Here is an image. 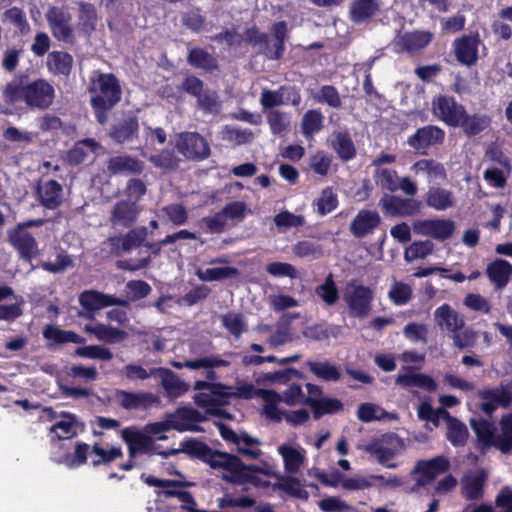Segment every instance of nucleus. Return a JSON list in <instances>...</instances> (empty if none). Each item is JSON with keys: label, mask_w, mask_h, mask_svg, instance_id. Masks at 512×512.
I'll return each mask as SVG.
<instances>
[{"label": "nucleus", "mask_w": 512, "mask_h": 512, "mask_svg": "<svg viewBox=\"0 0 512 512\" xmlns=\"http://www.w3.org/2000/svg\"><path fill=\"white\" fill-rule=\"evenodd\" d=\"M80 305L89 312L100 310L112 305H124V301L117 300L113 296L105 295L93 290L84 291L79 296Z\"/></svg>", "instance_id": "obj_30"}, {"label": "nucleus", "mask_w": 512, "mask_h": 512, "mask_svg": "<svg viewBox=\"0 0 512 512\" xmlns=\"http://www.w3.org/2000/svg\"><path fill=\"white\" fill-rule=\"evenodd\" d=\"M443 138L444 132L442 129L429 125L418 129L415 134L409 138L408 144L415 149H420L440 143Z\"/></svg>", "instance_id": "obj_34"}, {"label": "nucleus", "mask_w": 512, "mask_h": 512, "mask_svg": "<svg viewBox=\"0 0 512 512\" xmlns=\"http://www.w3.org/2000/svg\"><path fill=\"white\" fill-rule=\"evenodd\" d=\"M169 426L177 431H197V424L205 419V417L193 408H180L175 413L167 417Z\"/></svg>", "instance_id": "obj_24"}, {"label": "nucleus", "mask_w": 512, "mask_h": 512, "mask_svg": "<svg viewBox=\"0 0 512 512\" xmlns=\"http://www.w3.org/2000/svg\"><path fill=\"white\" fill-rule=\"evenodd\" d=\"M38 195L46 208L54 209L62 203L63 189L55 180H49L39 185Z\"/></svg>", "instance_id": "obj_40"}, {"label": "nucleus", "mask_w": 512, "mask_h": 512, "mask_svg": "<svg viewBox=\"0 0 512 512\" xmlns=\"http://www.w3.org/2000/svg\"><path fill=\"white\" fill-rule=\"evenodd\" d=\"M433 247V243L429 240L415 241L405 249L404 259L407 262L424 259L432 253Z\"/></svg>", "instance_id": "obj_58"}, {"label": "nucleus", "mask_w": 512, "mask_h": 512, "mask_svg": "<svg viewBox=\"0 0 512 512\" xmlns=\"http://www.w3.org/2000/svg\"><path fill=\"white\" fill-rule=\"evenodd\" d=\"M381 218L377 211L360 210L351 221L349 229L355 237H364L372 233L380 224Z\"/></svg>", "instance_id": "obj_26"}, {"label": "nucleus", "mask_w": 512, "mask_h": 512, "mask_svg": "<svg viewBox=\"0 0 512 512\" xmlns=\"http://www.w3.org/2000/svg\"><path fill=\"white\" fill-rule=\"evenodd\" d=\"M324 116L316 109L308 110L301 121V132L307 139L312 138L323 128Z\"/></svg>", "instance_id": "obj_51"}, {"label": "nucleus", "mask_w": 512, "mask_h": 512, "mask_svg": "<svg viewBox=\"0 0 512 512\" xmlns=\"http://www.w3.org/2000/svg\"><path fill=\"white\" fill-rule=\"evenodd\" d=\"M209 450L210 449L202 442L195 441V440H188V441H183L181 443V447L179 449H170V450H167L164 452H159L158 454H160L164 457H168L170 455H175L179 452H185L187 454L199 457L204 461L206 458V453H208Z\"/></svg>", "instance_id": "obj_54"}, {"label": "nucleus", "mask_w": 512, "mask_h": 512, "mask_svg": "<svg viewBox=\"0 0 512 512\" xmlns=\"http://www.w3.org/2000/svg\"><path fill=\"white\" fill-rule=\"evenodd\" d=\"M414 295L413 286L404 281L393 279L390 283L387 297L396 306L408 304Z\"/></svg>", "instance_id": "obj_42"}, {"label": "nucleus", "mask_w": 512, "mask_h": 512, "mask_svg": "<svg viewBox=\"0 0 512 512\" xmlns=\"http://www.w3.org/2000/svg\"><path fill=\"white\" fill-rule=\"evenodd\" d=\"M487 275L496 289H503L512 275V265L503 259H496L487 266Z\"/></svg>", "instance_id": "obj_39"}, {"label": "nucleus", "mask_w": 512, "mask_h": 512, "mask_svg": "<svg viewBox=\"0 0 512 512\" xmlns=\"http://www.w3.org/2000/svg\"><path fill=\"white\" fill-rule=\"evenodd\" d=\"M122 438L127 443L129 454L134 457L138 453H155L156 447L153 444V437L147 434L145 430L140 431L135 428H125L122 430Z\"/></svg>", "instance_id": "obj_21"}, {"label": "nucleus", "mask_w": 512, "mask_h": 512, "mask_svg": "<svg viewBox=\"0 0 512 512\" xmlns=\"http://www.w3.org/2000/svg\"><path fill=\"white\" fill-rule=\"evenodd\" d=\"M46 64L53 74L68 75L72 69L73 57L64 51H52L47 56Z\"/></svg>", "instance_id": "obj_46"}, {"label": "nucleus", "mask_w": 512, "mask_h": 512, "mask_svg": "<svg viewBox=\"0 0 512 512\" xmlns=\"http://www.w3.org/2000/svg\"><path fill=\"white\" fill-rule=\"evenodd\" d=\"M449 468V461L444 457H436L428 461H419L412 470L413 480L417 488L428 485Z\"/></svg>", "instance_id": "obj_15"}, {"label": "nucleus", "mask_w": 512, "mask_h": 512, "mask_svg": "<svg viewBox=\"0 0 512 512\" xmlns=\"http://www.w3.org/2000/svg\"><path fill=\"white\" fill-rule=\"evenodd\" d=\"M381 7V0H354L349 8V17L356 24L372 19Z\"/></svg>", "instance_id": "obj_29"}, {"label": "nucleus", "mask_w": 512, "mask_h": 512, "mask_svg": "<svg viewBox=\"0 0 512 512\" xmlns=\"http://www.w3.org/2000/svg\"><path fill=\"white\" fill-rule=\"evenodd\" d=\"M194 273L198 279L203 282L221 281L239 275L238 269L232 266H217L211 268L195 266Z\"/></svg>", "instance_id": "obj_41"}, {"label": "nucleus", "mask_w": 512, "mask_h": 512, "mask_svg": "<svg viewBox=\"0 0 512 512\" xmlns=\"http://www.w3.org/2000/svg\"><path fill=\"white\" fill-rule=\"evenodd\" d=\"M379 205L383 212L389 216H412L422 209V203L413 198H401L384 194Z\"/></svg>", "instance_id": "obj_17"}, {"label": "nucleus", "mask_w": 512, "mask_h": 512, "mask_svg": "<svg viewBox=\"0 0 512 512\" xmlns=\"http://www.w3.org/2000/svg\"><path fill=\"white\" fill-rule=\"evenodd\" d=\"M88 456L92 459L94 466L100 464H106L114 459L121 456V450L119 447H111L110 449H104L99 445H94L90 448L89 445L83 443L78 444L75 449L74 459L71 465H81L87 461Z\"/></svg>", "instance_id": "obj_14"}, {"label": "nucleus", "mask_w": 512, "mask_h": 512, "mask_svg": "<svg viewBox=\"0 0 512 512\" xmlns=\"http://www.w3.org/2000/svg\"><path fill=\"white\" fill-rule=\"evenodd\" d=\"M412 228L416 234L443 241L453 235L455 223L449 219H419L412 223Z\"/></svg>", "instance_id": "obj_16"}, {"label": "nucleus", "mask_w": 512, "mask_h": 512, "mask_svg": "<svg viewBox=\"0 0 512 512\" xmlns=\"http://www.w3.org/2000/svg\"><path fill=\"white\" fill-rule=\"evenodd\" d=\"M116 401L125 409H137L144 407L155 401V397L151 393H130L126 391H118L116 393Z\"/></svg>", "instance_id": "obj_44"}, {"label": "nucleus", "mask_w": 512, "mask_h": 512, "mask_svg": "<svg viewBox=\"0 0 512 512\" xmlns=\"http://www.w3.org/2000/svg\"><path fill=\"white\" fill-rule=\"evenodd\" d=\"M411 170L416 175L426 177L429 182L444 181L447 176L444 166L433 159H421L412 165Z\"/></svg>", "instance_id": "obj_36"}, {"label": "nucleus", "mask_w": 512, "mask_h": 512, "mask_svg": "<svg viewBox=\"0 0 512 512\" xmlns=\"http://www.w3.org/2000/svg\"><path fill=\"white\" fill-rule=\"evenodd\" d=\"M403 443L401 439L395 435H389L382 440L374 441L367 445L358 446L359 449L373 455L377 461L388 468H395V463L389 461L396 455L402 448Z\"/></svg>", "instance_id": "obj_13"}, {"label": "nucleus", "mask_w": 512, "mask_h": 512, "mask_svg": "<svg viewBox=\"0 0 512 512\" xmlns=\"http://www.w3.org/2000/svg\"><path fill=\"white\" fill-rule=\"evenodd\" d=\"M357 417L363 422L396 420L397 414L385 411L382 407L372 403L361 404L357 410Z\"/></svg>", "instance_id": "obj_47"}, {"label": "nucleus", "mask_w": 512, "mask_h": 512, "mask_svg": "<svg viewBox=\"0 0 512 512\" xmlns=\"http://www.w3.org/2000/svg\"><path fill=\"white\" fill-rule=\"evenodd\" d=\"M315 294L327 306H333L338 301L339 291L336 287L332 275H329L323 284L316 287Z\"/></svg>", "instance_id": "obj_57"}, {"label": "nucleus", "mask_w": 512, "mask_h": 512, "mask_svg": "<svg viewBox=\"0 0 512 512\" xmlns=\"http://www.w3.org/2000/svg\"><path fill=\"white\" fill-rule=\"evenodd\" d=\"M185 368L191 370L205 369L206 377L210 380L216 379V373L212 370L218 367H227L230 362L224 359L221 355L212 354L204 357H200L194 360H187L184 362Z\"/></svg>", "instance_id": "obj_35"}, {"label": "nucleus", "mask_w": 512, "mask_h": 512, "mask_svg": "<svg viewBox=\"0 0 512 512\" xmlns=\"http://www.w3.org/2000/svg\"><path fill=\"white\" fill-rule=\"evenodd\" d=\"M212 469L222 471V479L239 484L241 482L242 461L231 454L209 450L204 460Z\"/></svg>", "instance_id": "obj_7"}, {"label": "nucleus", "mask_w": 512, "mask_h": 512, "mask_svg": "<svg viewBox=\"0 0 512 512\" xmlns=\"http://www.w3.org/2000/svg\"><path fill=\"white\" fill-rule=\"evenodd\" d=\"M433 319L437 327L451 334L465 327L464 316L446 303L435 309Z\"/></svg>", "instance_id": "obj_22"}, {"label": "nucleus", "mask_w": 512, "mask_h": 512, "mask_svg": "<svg viewBox=\"0 0 512 512\" xmlns=\"http://www.w3.org/2000/svg\"><path fill=\"white\" fill-rule=\"evenodd\" d=\"M471 426L476 433L479 442L484 447H495L497 448V443L499 442V435L495 434L496 428L494 424L486 421H472Z\"/></svg>", "instance_id": "obj_48"}, {"label": "nucleus", "mask_w": 512, "mask_h": 512, "mask_svg": "<svg viewBox=\"0 0 512 512\" xmlns=\"http://www.w3.org/2000/svg\"><path fill=\"white\" fill-rule=\"evenodd\" d=\"M331 145L339 157L344 160L352 159L355 156V146L347 132L333 133L331 136Z\"/></svg>", "instance_id": "obj_49"}, {"label": "nucleus", "mask_w": 512, "mask_h": 512, "mask_svg": "<svg viewBox=\"0 0 512 512\" xmlns=\"http://www.w3.org/2000/svg\"><path fill=\"white\" fill-rule=\"evenodd\" d=\"M261 441L258 438L251 437L246 433H241L237 440V451L248 459H258L263 455L260 449Z\"/></svg>", "instance_id": "obj_52"}, {"label": "nucleus", "mask_w": 512, "mask_h": 512, "mask_svg": "<svg viewBox=\"0 0 512 512\" xmlns=\"http://www.w3.org/2000/svg\"><path fill=\"white\" fill-rule=\"evenodd\" d=\"M41 224V220L29 221L19 224L8 231L9 243L19 252L20 256L26 260H31L39 255L38 244L35 237L28 231V226Z\"/></svg>", "instance_id": "obj_9"}, {"label": "nucleus", "mask_w": 512, "mask_h": 512, "mask_svg": "<svg viewBox=\"0 0 512 512\" xmlns=\"http://www.w3.org/2000/svg\"><path fill=\"white\" fill-rule=\"evenodd\" d=\"M90 91L94 109H111L121 96L119 83L113 74L95 73L91 78Z\"/></svg>", "instance_id": "obj_3"}, {"label": "nucleus", "mask_w": 512, "mask_h": 512, "mask_svg": "<svg viewBox=\"0 0 512 512\" xmlns=\"http://www.w3.org/2000/svg\"><path fill=\"white\" fill-rule=\"evenodd\" d=\"M43 336L56 343L84 344L85 339L73 331L59 329L54 325H48L43 330Z\"/></svg>", "instance_id": "obj_53"}, {"label": "nucleus", "mask_w": 512, "mask_h": 512, "mask_svg": "<svg viewBox=\"0 0 512 512\" xmlns=\"http://www.w3.org/2000/svg\"><path fill=\"white\" fill-rule=\"evenodd\" d=\"M4 98L12 104L23 100L29 107L43 109L52 104L54 88L43 79L25 85L18 81H13L5 87Z\"/></svg>", "instance_id": "obj_1"}, {"label": "nucleus", "mask_w": 512, "mask_h": 512, "mask_svg": "<svg viewBox=\"0 0 512 512\" xmlns=\"http://www.w3.org/2000/svg\"><path fill=\"white\" fill-rule=\"evenodd\" d=\"M296 474H286L279 472L276 482L272 483L270 488L273 491L281 490L290 496L306 499L308 492L304 489L300 479L295 476Z\"/></svg>", "instance_id": "obj_31"}, {"label": "nucleus", "mask_w": 512, "mask_h": 512, "mask_svg": "<svg viewBox=\"0 0 512 512\" xmlns=\"http://www.w3.org/2000/svg\"><path fill=\"white\" fill-rule=\"evenodd\" d=\"M425 203L437 211H445L456 205V197L449 189L433 186L425 195Z\"/></svg>", "instance_id": "obj_28"}, {"label": "nucleus", "mask_w": 512, "mask_h": 512, "mask_svg": "<svg viewBox=\"0 0 512 512\" xmlns=\"http://www.w3.org/2000/svg\"><path fill=\"white\" fill-rule=\"evenodd\" d=\"M479 39L477 36H464L454 42L455 55L458 61L472 65L477 60Z\"/></svg>", "instance_id": "obj_33"}, {"label": "nucleus", "mask_w": 512, "mask_h": 512, "mask_svg": "<svg viewBox=\"0 0 512 512\" xmlns=\"http://www.w3.org/2000/svg\"><path fill=\"white\" fill-rule=\"evenodd\" d=\"M433 115L445 124L458 127L465 117V108L453 97L447 95L436 96L431 103Z\"/></svg>", "instance_id": "obj_10"}, {"label": "nucleus", "mask_w": 512, "mask_h": 512, "mask_svg": "<svg viewBox=\"0 0 512 512\" xmlns=\"http://www.w3.org/2000/svg\"><path fill=\"white\" fill-rule=\"evenodd\" d=\"M487 475L482 469L468 471L461 479L462 494L466 499L475 500L483 495V487Z\"/></svg>", "instance_id": "obj_25"}, {"label": "nucleus", "mask_w": 512, "mask_h": 512, "mask_svg": "<svg viewBox=\"0 0 512 512\" xmlns=\"http://www.w3.org/2000/svg\"><path fill=\"white\" fill-rule=\"evenodd\" d=\"M147 237V229L144 227L131 230L124 236L112 237L107 244L111 246L114 253L127 252L144 242Z\"/></svg>", "instance_id": "obj_27"}, {"label": "nucleus", "mask_w": 512, "mask_h": 512, "mask_svg": "<svg viewBox=\"0 0 512 512\" xmlns=\"http://www.w3.org/2000/svg\"><path fill=\"white\" fill-rule=\"evenodd\" d=\"M446 436L454 446L464 445L468 438L467 427L451 416L447 422Z\"/></svg>", "instance_id": "obj_56"}, {"label": "nucleus", "mask_w": 512, "mask_h": 512, "mask_svg": "<svg viewBox=\"0 0 512 512\" xmlns=\"http://www.w3.org/2000/svg\"><path fill=\"white\" fill-rule=\"evenodd\" d=\"M274 223L280 232H284L290 228L303 226L305 224V218L302 215L284 210L274 216Z\"/></svg>", "instance_id": "obj_61"}, {"label": "nucleus", "mask_w": 512, "mask_h": 512, "mask_svg": "<svg viewBox=\"0 0 512 512\" xmlns=\"http://www.w3.org/2000/svg\"><path fill=\"white\" fill-rule=\"evenodd\" d=\"M395 382L404 388L418 387L428 392H434L438 387L435 380L429 375L411 371L398 374Z\"/></svg>", "instance_id": "obj_38"}, {"label": "nucleus", "mask_w": 512, "mask_h": 512, "mask_svg": "<svg viewBox=\"0 0 512 512\" xmlns=\"http://www.w3.org/2000/svg\"><path fill=\"white\" fill-rule=\"evenodd\" d=\"M432 39V35L429 32L413 31L398 34L393 42L392 46L394 51L397 53H416L425 48Z\"/></svg>", "instance_id": "obj_20"}, {"label": "nucleus", "mask_w": 512, "mask_h": 512, "mask_svg": "<svg viewBox=\"0 0 512 512\" xmlns=\"http://www.w3.org/2000/svg\"><path fill=\"white\" fill-rule=\"evenodd\" d=\"M319 214L325 215L336 209L338 205L337 195L331 188L322 190L320 196L314 201Z\"/></svg>", "instance_id": "obj_64"}, {"label": "nucleus", "mask_w": 512, "mask_h": 512, "mask_svg": "<svg viewBox=\"0 0 512 512\" xmlns=\"http://www.w3.org/2000/svg\"><path fill=\"white\" fill-rule=\"evenodd\" d=\"M241 482L239 484L251 483L259 489H267L272 485L270 478L276 479L279 474L277 465L269 459L261 461L259 464L245 465L242 462Z\"/></svg>", "instance_id": "obj_8"}, {"label": "nucleus", "mask_w": 512, "mask_h": 512, "mask_svg": "<svg viewBox=\"0 0 512 512\" xmlns=\"http://www.w3.org/2000/svg\"><path fill=\"white\" fill-rule=\"evenodd\" d=\"M194 389L198 391L194 395L195 403L205 408L207 414L219 415L221 407L229 402L230 392L223 384L196 381Z\"/></svg>", "instance_id": "obj_4"}, {"label": "nucleus", "mask_w": 512, "mask_h": 512, "mask_svg": "<svg viewBox=\"0 0 512 512\" xmlns=\"http://www.w3.org/2000/svg\"><path fill=\"white\" fill-rule=\"evenodd\" d=\"M374 299L373 290L356 281L347 283L343 300L347 305L349 315L354 318H366L372 311V302Z\"/></svg>", "instance_id": "obj_5"}, {"label": "nucleus", "mask_w": 512, "mask_h": 512, "mask_svg": "<svg viewBox=\"0 0 512 512\" xmlns=\"http://www.w3.org/2000/svg\"><path fill=\"white\" fill-rule=\"evenodd\" d=\"M108 169L112 173H140L143 164L139 160L129 156H116L109 160Z\"/></svg>", "instance_id": "obj_50"}, {"label": "nucleus", "mask_w": 512, "mask_h": 512, "mask_svg": "<svg viewBox=\"0 0 512 512\" xmlns=\"http://www.w3.org/2000/svg\"><path fill=\"white\" fill-rule=\"evenodd\" d=\"M77 29L85 35H90L96 29L98 16L93 4H79Z\"/></svg>", "instance_id": "obj_43"}, {"label": "nucleus", "mask_w": 512, "mask_h": 512, "mask_svg": "<svg viewBox=\"0 0 512 512\" xmlns=\"http://www.w3.org/2000/svg\"><path fill=\"white\" fill-rule=\"evenodd\" d=\"M500 426L501 434L497 449L506 454L512 451V413L502 416Z\"/></svg>", "instance_id": "obj_60"}, {"label": "nucleus", "mask_w": 512, "mask_h": 512, "mask_svg": "<svg viewBox=\"0 0 512 512\" xmlns=\"http://www.w3.org/2000/svg\"><path fill=\"white\" fill-rule=\"evenodd\" d=\"M48 417L54 421L50 427L51 439H70L75 436L79 430V423L76 417L71 413H57L52 409H46Z\"/></svg>", "instance_id": "obj_18"}, {"label": "nucleus", "mask_w": 512, "mask_h": 512, "mask_svg": "<svg viewBox=\"0 0 512 512\" xmlns=\"http://www.w3.org/2000/svg\"><path fill=\"white\" fill-rule=\"evenodd\" d=\"M429 328L420 322H409L403 328L404 337L413 343H427Z\"/></svg>", "instance_id": "obj_62"}, {"label": "nucleus", "mask_w": 512, "mask_h": 512, "mask_svg": "<svg viewBox=\"0 0 512 512\" xmlns=\"http://www.w3.org/2000/svg\"><path fill=\"white\" fill-rule=\"evenodd\" d=\"M307 366L313 374L325 381H337L341 375L337 367L327 361H309Z\"/></svg>", "instance_id": "obj_55"}, {"label": "nucleus", "mask_w": 512, "mask_h": 512, "mask_svg": "<svg viewBox=\"0 0 512 512\" xmlns=\"http://www.w3.org/2000/svg\"><path fill=\"white\" fill-rule=\"evenodd\" d=\"M168 397L177 398L189 390V384L178 378L172 371L158 368L157 374Z\"/></svg>", "instance_id": "obj_37"}, {"label": "nucleus", "mask_w": 512, "mask_h": 512, "mask_svg": "<svg viewBox=\"0 0 512 512\" xmlns=\"http://www.w3.org/2000/svg\"><path fill=\"white\" fill-rule=\"evenodd\" d=\"M138 212L135 201H120L115 206L111 219L114 224L127 226L137 219Z\"/></svg>", "instance_id": "obj_45"}, {"label": "nucleus", "mask_w": 512, "mask_h": 512, "mask_svg": "<svg viewBox=\"0 0 512 512\" xmlns=\"http://www.w3.org/2000/svg\"><path fill=\"white\" fill-rule=\"evenodd\" d=\"M175 147L187 159L202 160L210 154L207 141L195 132L178 134L175 139Z\"/></svg>", "instance_id": "obj_12"}, {"label": "nucleus", "mask_w": 512, "mask_h": 512, "mask_svg": "<svg viewBox=\"0 0 512 512\" xmlns=\"http://www.w3.org/2000/svg\"><path fill=\"white\" fill-rule=\"evenodd\" d=\"M229 393V399L231 397H241L250 399L255 396H259L265 402L264 412L265 415L275 421H280L281 413L278 408L280 401V395L272 390L256 389L251 383L237 382L236 386H227Z\"/></svg>", "instance_id": "obj_6"}, {"label": "nucleus", "mask_w": 512, "mask_h": 512, "mask_svg": "<svg viewBox=\"0 0 512 512\" xmlns=\"http://www.w3.org/2000/svg\"><path fill=\"white\" fill-rule=\"evenodd\" d=\"M84 330L87 333L94 335L99 341H103L108 344L121 343L128 337V333L126 331L101 323L87 324L85 325Z\"/></svg>", "instance_id": "obj_32"}, {"label": "nucleus", "mask_w": 512, "mask_h": 512, "mask_svg": "<svg viewBox=\"0 0 512 512\" xmlns=\"http://www.w3.org/2000/svg\"><path fill=\"white\" fill-rule=\"evenodd\" d=\"M45 18L54 38L65 43H74L75 37L71 25L72 17L67 10L60 7H51L47 10Z\"/></svg>", "instance_id": "obj_11"}, {"label": "nucleus", "mask_w": 512, "mask_h": 512, "mask_svg": "<svg viewBox=\"0 0 512 512\" xmlns=\"http://www.w3.org/2000/svg\"><path fill=\"white\" fill-rule=\"evenodd\" d=\"M75 355L81 358L109 361L113 358L110 349L101 345L80 346L75 349Z\"/></svg>", "instance_id": "obj_59"}, {"label": "nucleus", "mask_w": 512, "mask_h": 512, "mask_svg": "<svg viewBox=\"0 0 512 512\" xmlns=\"http://www.w3.org/2000/svg\"><path fill=\"white\" fill-rule=\"evenodd\" d=\"M376 183L383 189L394 192L399 189L397 172L388 168H377L374 173Z\"/></svg>", "instance_id": "obj_63"}, {"label": "nucleus", "mask_w": 512, "mask_h": 512, "mask_svg": "<svg viewBox=\"0 0 512 512\" xmlns=\"http://www.w3.org/2000/svg\"><path fill=\"white\" fill-rule=\"evenodd\" d=\"M147 482L160 488L157 496L158 512H189L191 506L195 505L189 492L177 488L181 484L179 481L150 477Z\"/></svg>", "instance_id": "obj_2"}, {"label": "nucleus", "mask_w": 512, "mask_h": 512, "mask_svg": "<svg viewBox=\"0 0 512 512\" xmlns=\"http://www.w3.org/2000/svg\"><path fill=\"white\" fill-rule=\"evenodd\" d=\"M277 453L286 474H298L307 461L306 450L299 444L282 443L277 447Z\"/></svg>", "instance_id": "obj_19"}, {"label": "nucleus", "mask_w": 512, "mask_h": 512, "mask_svg": "<svg viewBox=\"0 0 512 512\" xmlns=\"http://www.w3.org/2000/svg\"><path fill=\"white\" fill-rule=\"evenodd\" d=\"M483 400L481 410L486 414H492L498 407H507L512 402V392L505 387L484 389L478 392Z\"/></svg>", "instance_id": "obj_23"}]
</instances>
